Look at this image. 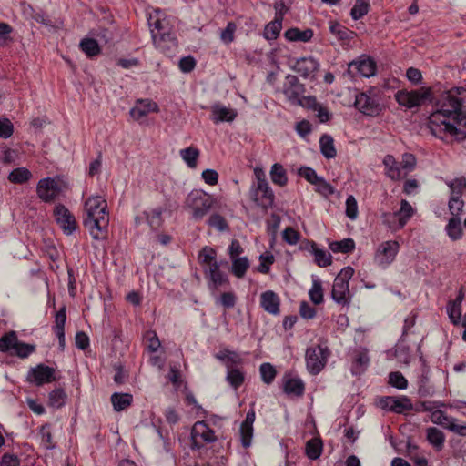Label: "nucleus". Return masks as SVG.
Listing matches in <instances>:
<instances>
[{
  "label": "nucleus",
  "mask_w": 466,
  "mask_h": 466,
  "mask_svg": "<svg viewBox=\"0 0 466 466\" xmlns=\"http://www.w3.org/2000/svg\"><path fill=\"white\" fill-rule=\"evenodd\" d=\"M447 184L451 189V198H461L466 187V179L464 177L455 178Z\"/></svg>",
  "instance_id": "864d4df0"
},
{
  "label": "nucleus",
  "mask_w": 466,
  "mask_h": 466,
  "mask_svg": "<svg viewBox=\"0 0 466 466\" xmlns=\"http://www.w3.org/2000/svg\"><path fill=\"white\" fill-rule=\"evenodd\" d=\"M354 105L356 108L366 116H372L373 114H379L380 111V104L378 101L365 92L356 95Z\"/></svg>",
  "instance_id": "6ab92c4d"
},
{
  "label": "nucleus",
  "mask_w": 466,
  "mask_h": 466,
  "mask_svg": "<svg viewBox=\"0 0 466 466\" xmlns=\"http://www.w3.org/2000/svg\"><path fill=\"white\" fill-rule=\"evenodd\" d=\"M250 198L263 209L272 208L275 201V195L269 187L268 182L263 180L260 184H253L249 191Z\"/></svg>",
  "instance_id": "423d86ee"
},
{
  "label": "nucleus",
  "mask_w": 466,
  "mask_h": 466,
  "mask_svg": "<svg viewBox=\"0 0 466 466\" xmlns=\"http://www.w3.org/2000/svg\"><path fill=\"white\" fill-rule=\"evenodd\" d=\"M226 380L234 389H238L244 382L245 376L238 369H233L228 365Z\"/></svg>",
  "instance_id": "c03bdc74"
},
{
  "label": "nucleus",
  "mask_w": 466,
  "mask_h": 466,
  "mask_svg": "<svg viewBox=\"0 0 466 466\" xmlns=\"http://www.w3.org/2000/svg\"><path fill=\"white\" fill-rule=\"evenodd\" d=\"M212 114L213 116H237L238 112L221 104H215L212 106Z\"/></svg>",
  "instance_id": "680f3d73"
},
{
  "label": "nucleus",
  "mask_w": 466,
  "mask_h": 466,
  "mask_svg": "<svg viewBox=\"0 0 466 466\" xmlns=\"http://www.w3.org/2000/svg\"><path fill=\"white\" fill-rule=\"evenodd\" d=\"M285 37L287 40L295 42V41H300V42H309L311 40V38L314 35L313 30L310 28H307L305 30H300L298 27H292L288 29L285 34Z\"/></svg>",
  "instance_id": "bb28decb"
},
{
  "label": "nucleus",
  "mask_w": 466,
  "mask_h": 466,
  "mask_svg": "<svg viewBox=\"0 0 466 466\" xmlns=\"http://www.w3.org/2000/svg\"><path fill=\"white\" fill-rule=\"evenodd\" d=\"M80 49L88 56L94 57L101 53L97 41L94 38H83L79 44Z\"/></svg>",
  "instance_id": "c9c22d12"
},
{
  "label": "nucleus",
  "mask_w": 466,
  "mask_h": 466,
  "mask_svg": "<svg viewBox=\"0 0 466 466\" xmlns=\"http://www.w3.org/2000/svg\"><path fill=\"white\" fill-rule=\"evenodd\" d=\"M370 362L368 353L365 351H360L356 354V357L351 365V372L353 375L362 374Z\"/></svg>",
  "instance_id": "7c9ffc66"
},
{
  "label": "nucleus",
  "mask_w": 466,
  "mask_h": 466,
  "mask_svg": "<svg viewBox=\"0 0 466 466\" xmlns=\"http://www.w3.org/2000/svg\"><path fill=\"white\" fill-rule=\"evenodd\" d=\"M313 185L315 186V190L324 198H329L335 193L334 187L327 182L322 177H319Z\"/></svg>",
  "instance_id": "603ef678"
},
{
  "label": "nucleus",
  "mask_w": 466,
  "mask_h": 466,
  "mask_svg": "<svg viewBox=\"0 0 466 466\" xmlns=\"http://www.w3.org/2000/svg\"><path fill=\"white\" fill-rule=\"evenodd\" d=\"M259 372L262 381L267 385L271 384L277 375L275 367L268 362L260 365Z\"/></svg>",
  "instance_id": "8fccbe9b"
},
{
  "label": "nucleus",
  "mask_w": 466,
  "mask_h": 466,
  "mask_svg": "<svg viewBox=\"0 0 466 466\" xmlns=\"http://www.w3.org/2000/svg\"><path fill=\"white\" fill-rule=\"evenodd\" d=\"M159 108L151 99H138L136 106L130 109L131 116H145L149 113H158Z\"/></svg>",
  "instance_id": "4be33fe9"
},
{
  "label": "nucleus",
  "mask_w": 466,
  "mask_h": 466,
  "mask_svg": "<svg viewBox=\"0 0 466 466\" xmlns=\"http://www.w3.org/2000/svg\"><path fill=\"white\" fill-rule=\"evenodd\" d=\"M292 68L301 77L315 80L316 73L319 69V63L312 56H304L297 59Z\"/></svg>",
  "instance_id": "2eb2a0df"
},
{
  "label": "nucleus",
  "mask_w": 466,
  "mask_h": 466,
  "mask_svg": "<svg viewBox=\"0 0 466 466\" xmlns=\"http://www.w3.org/2000/svg\"><path fill=\"white\" fill-rule=\"evenodd\" d=\"M66 320V307L63 306L56 314L54 332L65 331V324Z\"/></svg>",
  "instance_id": "0e129e2a"
},
{
  "label": "nucleus",
  "mask_w": 466,
  "mask_h": 466,
  "mask_svg": "<svg viewBox=\"0 0 466 466\" xmlns=\"http://www.w3.org/2000/svg\"><path fill=\"white\" fill-rule=\"evenodd\" d=\"M323 442L320 438H312L306 442L305 452L309 459L317 460L320 457Z\"/></svg>",
  "instance_id": "c756f323"
},
{
  "label": "nucleus",
  "mask_w": 466,
  "mask_h": 466,
  "mask_svg": "<svg viewBox=\"0 0 466 466\" xmlns=\"http://www.w3.org/2000/svg\"><path fill=\"white\" fill-rule=\"evenodd\" d=\"M133 401V396L129 393L115 392L111 395V402L114 410L122 411L127 409Z\"/></svg>",
  "instance_id": "c85d7f7f"
},
{
  "label": "nucleus",
  "mask_w": 466,
  "mask_h": 466,
  "mask_svg": "<svg viewBox=\"0 0 466 466\" xmlns=\"http://www.w3.org/2000/svg\"><path fill=\"white\" fill-rule=\"evenodd\" d=\"M445 229H446L447 235L452 240L460 239L462 236V228H461V218H450Z\"/></svg>",
  "instance_id": "4c0bfd02"
},
{
  "label": "nucleus",
  "mask_w": 466,
  "mask_h": 466,
  "mask_svg": "<svg viewBox=\"0 0 466 466\" xmlns=\"http://www.w3.org/2000/svg\"><path fill=\"white\" fill-rule=\"evenodd\" d=\"M18 340L15 331H10L0 338V351L5 353L12 352Z\"/></svg>",
  "instance_id": "ea45409f"
},
{
  "label": "nucleus",
  "mask_w": 466,
  "mask_h": 466,
  "mask_svg": "<svg viewBox=\"0 0 466 466\" xmlns=\"http://www.w3.org/2000/svg\"><path fill=\"white\" fill-rule=\"evenodd\" d=\"M54 216L56 223L66 235H71L77 228L75 216L64 205L58 204L55 207Z\"/></svg>",
  "instance_id": "ddd939ff"
},
{
  "label": "nucleus",
  "mask_w": 466,
  "mask_h": 466,
  "mask_svg": "<svg viewBox=\"0 0 466 466\" xmlns=\"http://www.w3.org/2000/svg\"><path fill=\"white\" fill-rule=\"evenodd\" d=\"M329 31L333 35H335L338 38V40L341 41L342 43H348L350 40L354 39L357 35V34L354 31L342 25L337 21L329 22Z\"/></svg>",
  "instance_id": "a878e982"
},
{
  "label": "nucleus",
  "mask_w": 466,
  "mask_h": 466,
  "mask_svg": "<svg viewBox=\"0 0 466 466\" xmlns=\"http://www.w3.org/2000/svg\"><path fill=\"white\" fill-rule=\"evenodd\" d=\"M346 216L354 220L358 217V204L356 198L350 195L346 199Z\"/></svg>",
  "instance_id": "bf43d9fd"
},
{
  "label": "nucleus",
  "mask_w": 466,
  "mask_h": 466,
  "mask_svg": "<svg viewBox=\"0 0 466 466\" xmlns=\"http://www.w3.org/2000/svg\"><path fill=\"white\" fill-rule=\"evenodd\" d=\"M395 99L399 105L407 108L430 103L432 112L429 116L436 114L442 116H466V88L461 86L444 91L437 86H423L411 91L402 89L396 92Z\"/></svg>",
  "instance_id": "f257e3e1"
},
{
  "label": "nucleus",
  "mask_w": 466,
  "mask_h": 466,
  "mask_svg": "<svg viewBox=\"0 0 466 466\" xmlns=\"http://www.w3.org/2000/svg\"><path fill=\"white\" fill-rule=\"evenodd\" d=\"M282 28V21L274 18L264 29V37L268 40H275L279 36Z\"/></svg>",
  "instance_id": "de8ad7c7"
},
{
  "label": "nucleus",
  "mask_w": 466,
  "mask_h": 466,
  "mask_svg": "<svg viewBox=\"0 0 466 466\" xmlns=\"http://www.w3.org/2000/svg\"><path fill=\"white\" fill-rule=\"evenodd\" d=\"M192 445L194 448L200 449L204 443H213L217 437L212 429L204 421H197L191 431Z\"/></svg>",
  "instance_id": "1a4fd4ad"
},
{
  "label": "nucleus",
  "mask_w": 466,
  "mask_h": 466,
  "mask_svg": "<svg viewBox=\"0 0 466 466\" xmlns=\"http://www.w3.org/2000/svg\"><path fill=\"white\" fill-rule=\"evenodd\" d=\"M399 248L400 246L397 241L390 240L381 243L375 254V263L383 268H387L394 261Z\"/></svg>",
  "instance_id": "f8f14e48"
},
{
  "label": "nucleus",
  "mask_w": 466,
  "mask_h": 466,
  "mask_svg": "<svg viewBox=\"0 0 466 466\" xmlns=\"http://www.w3.org/2000/svg\"><path fill=\"white\" fill-rule=\"evenodd\" d=\"M208 223L210 227L217 228L218 231L228 230V225L226 219L219 214H212L209 217Z\"/></svg>",
  "instance_id": "6e6d98bb"
},
{
  "label": "nucleus",
  "mask_w": 466,
  "mask_h": 466,
  "mask_svg": "<svg viewBox=\"0 0 466 466\" xmlns=\"http://www.w3.org/2000/svg\"><path fill=\"white\" fill-rule=\"evenodd\" d=\"M14 132V126L9 118H0V137L9 138Z\"/></svg>",
  "instance_id": "338daca9"
},
{
  "label": "nucleus",
  "mask_w": 466,
  "mask_h": 466,
  "mask_svg": "<svg viewBox=\"0 0 466 466\" xmlns=\"http://www.w3.org/2000/svg\"><path fill=\"white\" fill-rule=\"evenodd\" d=\"M180 157L189 167L194 168L197 167L199 150L196 147H189L180 150Z\"/></svg>",
  "instance_id": "79ce46f5"
},
{
  "label": "nucleus",
  "mask_w": 466,
  "mask_h": 466,
  "mask_svg": "<svg viewBox=\"0 0 466 466\" xmlns=\"http://www.w3.org/2000/svg\"><path fill=\"white\" fill-rule=\"evenodd\" d=\"M389 383L399 390H404L408 387V381L400 371H393L389 374Z\"/></svg>",
  "instance_id": "5fc2aeb1"
},
{
  "label": "nucleus",
  "mask_w": 466,
  "mask_h": 466,
  "mask_svg": "<svg viewBox=\"0 0 466 466\" xmlns=\"http://www.w3.org/2000/svg\"><path fill=\"white\" fill-rule=\"evenodd\" d=\"M31 172L25 167L15 168L10 172L8 179L15 184H23L28 181L31 177Z\"/></svg>",
  "instance_id": "37998d69"
},
{
  "label": "nucleus",
  "mask_w": 466,
  "mask_h": 466,
  "mask_svg": "<svg viewBox=\"0 0 466 466\" xmlns=\"http://www.w3.org/2000/svg\"><path fill=\"white\" fill-rule=\"evenodd\" d=\"M232 266L231 272L234 276L238 279L243 278L246 275L248 268L250 266L249 260L247 257H240L231 258Z\"/></svg>",
  "instance_id": "72a5a7b5"
},
{
  "label": "nucleus",
  "mask_w": 466,
  "mask_h": 466,
  "mask_svg": "<svg viewBox=\"0 0 466 466\" xmlns=\"http://www.w3.org/2000/svg\"><path fill=\"white\" fill-rule=\"evenodd\" d=\"M204 274L208 280L209 289H218L229 284L228 277L220 270L219 263H213L212 268H205Z\"/></svg>",
  "instance_id": "a211bd4d"
},
{
  "label": "nucleus",
  "mask_w": 466,
  "mask_h": 466,
  "mask_svg": "<svg viewBox=\"0 0 466 466\" xmlns=\"http://www.w3.org/2000/svg\"><path fill=\"white\" fill-rule=\"evenodd\" d=\"M237 30V25L234 22H228L226 28L220 34V39L225 44H230L235 39V32Z\"/></svg>",
  "instance_id": "13d9d810"
},
{
  "label": "nucleus",
  "mask_w": 466,
  "mask_h": 466,
  "mask_svg": "<svg viewBox=\"0 0 466 466\" xmlns=\"http://www.w3.org/2000/svg\"><path fill=\"white\" fill-rule=\"evenodd\" d=\"M413 215V208L411 205L406 200L402 199L400 202V210L385 214V218H392V220H398V228H403L408 220L412 217Z\"/></svg>",
  "instance_id": "412c9836"
},
{
  "label": "nucleus",
  "mask_w": 466,
  "mask_h": 466,
  "mask_svg": "<svg viewBox=\"0 0 466 466\" xmlns=\"http://www.w3.org/2000/svg\"><path fill=\"white\" fill-rule=\"evenodd\" d=\"M279 298L272 290H267L261 294L260 305L265 311L272 315L279 313Z\"/></svg>",
  "instance_id": "5701e85b"
},
{
  "label": "nucleus",
  "mask_w": 466,
  "mask_h": 466,
  "mask_svg": "<svg viewBox=\"0 0 466 466\" xmlns=\"http://www.w3.org/2000/svg\"><path fill=\"white\" fill-rule=\"evenodd\" d=\"M253 431V426L240 425V441L244 448H248L251 445Z\"/></svg>",
  "instance_id": "4d7b16f0"
},
{
  "label": "nucleus",
  "mask_w": 466,
  "mask_h": 466,
  "mask_svg": "<svg viewBox=\"0 0 466 466\" xmlns=\"http://www.w3.org/2000/svg\"><path fill=\"white\" fill-rule=\"evenodd\" d=\"M145 339L147 342V349L150 352H156L159 349L161 343L155 331H147Z\"/></svg>",
  "instance_id": "052dcab7"
},
{
  "label": "nucleus",
  "mask_w": 466,
  "mask_h": 466,
  "mask_svg": "<svg viewBox=\"0 0 466 466\" xmlns=\"http://www.w3.org/2000/svg\"><path fill=\"white\" fill-rule=\"evenodd\" d=\"M150 26L153 27L151 29L153 42L158 48L164 49V46L162 45L164 42L175 40V37L169 30H167V28L163 26L162 22L159 19H157L153 24H150Z\"/></svg>",
  "instance_id": "aec40b11"
},
{
  "label": "nucleus",
  "mask_w": 466,
  "mask_h": 466,
  "mask_svg": "<svg viewBox=\"0 0 466 466\" xmlns=\"http://www.w3.org/2000/svg\"><path fill=\"white\" fill-rule=\"evenodd\" d=\"M185 205L192 209L193 218L200 220L211 209L213 200L210 196L201 191L193 190L187 195Z\"/></svg>",
  "instance_id": "20e7f679"
},
{
  "label": "nucleus",
  "mask_w": 466,
  "mask_h": 466,
  "mask_svg": "<svg viewBox=\"0 0 466 466\" xmlns=\"http://www.w3.org/2000/svg\"><path fill=\"white\" fill-rule=\"evenodd\" d=\"M380 407L388 411L401 414L405 411L413 410V404L407 396H385L380 400Z\"/></svg>",
  "instance_id": "9b49d317"
},
{
  "label": "nucleus",
  "mask_w": 466,
  "mask_h": 466,
  "mask_svg": "<svg viewBox=\"0 0 466 466\" xmlns=\"http://www.w3.org/2000/svg\"><path fill=\"white\" fill-rule=\"evenodd\" d=\"M27 380L36 386L52 382L56 380L55 369L45 364H38L36 367L30 369L27 374Z\"/></svg>",
  "instance_id": "4468645a"
},
{
  "label": "nucleus",
  "mask_w": 466,
  "mask_h": 466,
  "mask_svg": "<svg viewBox=\"0 0 466 466\" xmlns=\"http://www.w3.org/2000/svg\"><path fill=\"white\" fill-rule=\"evenodd\" d=\"M299 233L291 227L285 228L282 232L283 240L289 245L297 244L299 240Z\"/></svg>",
  "instance_id": "69168bd1"
},
{
  "label": "nucleus",
  "mask_w": 466,
  "mask_h": 466,
  "mask_svg": "<svg viewBox=\"0 0 466 466\" xmlns=\"http://www.w3.org/2000/svg\"><path fill=\"white\" fill-rule=\"evenodd\" d=\"M305 386L303 381L299 378H290L287 375L283 378V391L287 395L302 396Z\"/></svg>",
  "instance_id": "393cba45"
},
{
  "label": "nucleus",
  "mask_w": 466,
  "mask_h": 466,
  "mask_svg": "<svg viewBox=\"0 0 466 466\" xmlns=\"http://www.w3.org/2000/svg\"><path fill=\"white\" fill-rule=\"evenodd\" d=\"M350 288L349 283H344L343 281H338V279H334L332 290H331V298L332 299L339 305L345 306L350 303L349 295Z\"/></svg>",
  "instance_id": "b1692460"
},
{
  "label": "nucleus",
  "mask_w": 466,
  "mask_h": 466,
  "mask_svg": "<svg viewBox=\"0 0 466 466\" xmlns=\"http://www.w3.org/2000/svg\"><path fill=\"white\" fill-rule=\"evenodd\" d=\"M298 174L300 177H304L308 182H309L312 185L316 182V180L319 177V176H318L316 171L309 167H301L299 169Z\"/></svg>",
  "instance_id": "774afa93"
},
{
  "label": "nucleus",
  "mask_w": 466,
  "mask_h": 466,
  "mask_svg": "<svg viewBox=\"0 0 466 466\" xmlns=\"http://www.w3.org/2000/svg\"><path fill=\"white\" fill-rule=\"evenodd\" d=\"M329 248L334 253L349 254L355 249V242L352 238H348L340 241L330 242Z\"/></svg>",
  "instance_id": "2f4dec72"
},
{
  "label": "nucleus",
  "mask_w": 466,
  "mask_h": 466,
  "mask_svg": "<svg viewBox=\"0 0 466 466\" xmlns=\"http://www.w3.org/2000/svg\"><path fill=\"white\" fill-rule=\"evenodd\" d=\"M311 254L314 256V261L319 267L325 268L332 263L331 255L326 250L319 248L318 246Z\"/></svg>",
  "instance_id": "49530a36"
},
{
  "label": "nucleus",
  "mask_w": 466,
  "mask_h": 466,
  "mask_svg": "<svg viewBox=\"0 0 466 466\" xmlns=\"http://www.w3.org/2000/svg\"><path fill=\"white\" fill-rule=\"evenodd\" d=\"M282 92L288 101L296 106L298 100L304 96L303 94L306 92V86L299 82L297 76L288 75L285 77Z\"/></svg>",
  "instance_id": "9d476101"
},
{
  "label": "nucleus",
  "mask_w": 466,
  "mask_h": 466,
  "mask_svg": "<svg viewBox=\"0 0 466 466\" xmlns=\"http://www.w3.org/2000/svg\"><path fill=\"white\" fill-rule=\"evenodd\" d=\"M35 350V345L27 344L17 340L15 348L13 349L11 355L18 356L19 358H27Z\"/></svg>",
  "instance_id": "3c124183"
},
{
  "label": "nucleus",
  "mask_w": 466,
  "mask_h": 466,
  "mask_svg": "<svg viewBox=\"0 0 466 466\" xmlns=\"http://www.w3.org/2000/svg\"><path fill=\"white\" fill-rule=\"evenodd\" d=\"M296 106H301L309 113L315 114V116H330L329 109L326 103L318 100L316 96H304L298 100Z\"/></svg>",
  "instance_id": "dca6fc26"
},
{
  "label": "nucleus",
  "mask_w": 466,
  "mask_h": 466,
  "mask_svg": "<svg viewBox=\"0 0 466 466\" xmlns=\"http://www.w3.org/2000/svg\"><path fill=\"white\" fill-rule=\"evenodd\" d=\"M370 5L368 0H356L350 10V15L353 20H359L366 15L370 11Z\"/></svg>",
  "instance_id": "a19ab883"
},
{
  "label": "nucleus",
  "mask_w": 466,
  "mask_h": 466,
  "mask_svg": "<svg viewBox=\"0 0 466 466\" xmlns=\"http://www.w3.org/2000/svg\"><path fill=\"white\" fill-rule=\"evenodd\" d=\"M319 148L321 154L328 159L334 158L337 156L334 140L332 137L328 134H323L320 137Z\"/></svg>",
  "instance_id": "cd10ccee"
},
{
  "label": "nucleus",
  "mask_w": 466,
  "mask_h": 466,
  "mask_svg": "<svg viewBox=\"0 0 466 466\" xmlns=\"http://www.w3.org/2000/svg\"><path fill=\"white\" fill-rule=\"evenodd\" d=\"M198 260L201 265L205 268H212L213 263H218L216 260V251L214 248L210 247H204L199 254H198Z\"/></svg>",
  "instance_id": "58836bf2"
},
{
  "label": "nucleus",
  "mask_w": 466,
  "mask_h": 466,
  "mask_svg": "<svg viewBox=\"0 0 466 466\" xmlns=\"http://www.w3.org/2000/svg\"><path fill=\"white\" fill-rule=\"evenodd\" d=\"M164 209L162 208H157L151 212L145 211L143 215L152 230H157L163 224L162 213Z\"/></svg>",
  "instance_id": "473e14b6"
},
{
  "label": "nucleus",
  "mask_w": 466,
  "mask_h": 466,
  "mask_svg": "<svg viewBox=\"0 0 466 466\" xmlns=\"http://www.w3.org/2000/svg\"><path fill=\"white\" fill-rule=\"evenodd\" d=\"M452 122L446 118H424L425 125L431 133L440 138L449 134L458 140L466 138V118H451Z\"/></svg>",
  "instance_id": "7ed1b4c3"
},
{
  "label": "nucleus",
  "mask_w": 466,
  "mask_h": 466,
  "mask_svg": "<svg viewBox=\"0 0 466 466\" xmlns=\"http://www.w3.org/2000/svg\"><path fill=\"white\" fill-rule=\"evenodd\" d=\"M270 178L275 185L284 187L288 183L285 168L282 165L275 163L270 169Z\"/></svg>",
  "instance_id": "f704fd0d"
},
{
  "label": "nucleus",
  "mask_w": 466,
  "mask_h": 466,
  "mask_svg": "<svg viewBox=\"0 0 466 466\" xmlns=\"http://www.w3.org/2000/svg\"><path fill=\"white\" fill-rule=\"evenodd\" d=\"M309 296L315 305H319L323 302V289L321 281L319 279H313Z\"/></svg>",
  "instance_id": "a18cd8bd"
},
{
  "label": "nucleus",
  "mask_w": 466,
  "mask_h": 466,
  "mask_svg": "<svg viewBox=\"0 0 466 466\" xmlns=\"http://www.w3.org/2000/svg\"><path fill=\"white\" fill-rule=\"evenodd\" d=\"M109 215L107 204L101 197L88 198L84 206L83 225L94 239H105L107 236Z\"/></svg>",
  "instance_id": "f03ea898"
},
{
  "label": "nucleus",
  "mask_w": 466,
  "mask_h": 466,
  "mask_svg": "<svg viewBox=\"0 0 466 466\" xmlns=\"http://www.w3.org/2000/svg\"><path fill=\"white\" fill-rule=\"evenodd\" d=\"M36 192L43 201L51 202L59 194L60 187L54 178L46 177L38 181Z\"/></svg>",
  "instance_id": "f3484780"
},
{
  "label": "nucleus",
  "mask_w": 466,
  "mask_h": 466,
  "mask_svg": "<svg viewBox=\"0 0 466 466\" xmlns=\"http://www.w3.org/2000/svg\"><path fill=\"white\" fill-rule=\"evenodd\" d=\"M66 397L63 389H55L49 393V405L53 408L59 409L65 405Z\"/></svg>",
  "instance_id": "09e8293b"
},
{
  "label": "nucleus",
  "mask_w": 466,
  "mask_h": 466,
  "mask_svg": "<svg viewBox=\"0 0 466 466\" xmlns=\"http://www.w3.org/2000/svg\"><path fill=\"white\" fill-rule=\"evenodd\" d=\"M377 71V64L373 58L368 55H361L358 59L350 62L348 67V74L352 77L359 74L364 77L375 76Z\"/></svg>",
  "instance_id": "0eeeda50"
},
{
  "label": "nucleus",
  "mask_w": 466,
  "mask_h": 466,
  "mask_svg": "<svg viewBox=\"0 0 466 466\" xmlns=\"http://www.w3.org/2000/svg\"><path fill=\"white\" fill-rule=\"evenodd\" d=\"M329 356L330 351L327 346L318 345L309 348L305 354L308 370L311 374H319L327 364Z\"/></svg>",
  "instance_id": "39448f33"
},
{
  "label": "nucleus",
  "mask_w": 466,
  "mask_h": 466,
  "mask_svg": "<svg viewBox=\"0 0 466 466\" xmlns=\"http://www.w3.org/2000/svg\"><path fill=\"white\" fill-rule=\"evenodd\" d=\"M464 299V292L460 289L457 297L453 300H450L447 304V314L451 322L455 326L464 328L462 339L466 341V313L461 317V303Z\"/></svg>",
  "instance_id": "6e6552de"
},
{
  "label": "nucleus",
  "mask_w": 466,
  "mask_h": 466,
  "mask_svg": "<svg viewBox=\"0 0 466 466\" xmlns=\"http://www.w3.org/2000/svg\"><path fill=\"white\" fill-rule=\"evenodd\" d=\"M427 440L437 450H441L443 447L445 437L443 432L438 428L430 427L427 429Z\"/></svg>",
  "instance_id": "e433bc0d"
},
{
  "label": "nucleus",
  "mask_w": 466,
  "mask_h": 466,
  "mask_svg": "<svg viewBox=\"0 0 466 466\" xmlns=\"http://www.w3.org/2000/svg\"><path fill=\"white\" fill-rule=\"evenodd\" d=\"M464 203L461 198H450L449 209L452 218H460Z\"/></svg>",
  "instance_id": "e2e57ef3"
}]
</instances>
